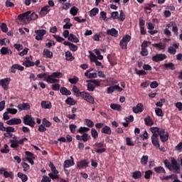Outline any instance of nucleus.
Wrapping results in <instances>:
<instances>
[{
    "label": "nucleus",
    "instance_id": "obj_22",
    "mask_svg": "<svg viewBox=\"0 0 182 182\" xmlns=\"http://www.w3.org/2000/svg\"><path fill=\"white\" fill-rule=\"evenodd\" d=\"M43 56H45V58H48L50 59H52V58H53V53H52V51H50L48 49H44L43 50Z\"/></svg>",
    "mask_w": 182,
    "mask_h": 182
},
{
    "label": "nucleus",
    "instance_id": "obj_14",
    "mask_svg": "<svg viewBox=\"0 0 182 182\" xmlns=\"http://www.w3.org/2000/svg\"><path fill=\"white\" fill-rule=\"evenodd\" d=\"M171 163L173 170L176 171V173H178V171H180V165L178 164L177 161L174 158H172Z\"/></svg>",
    "mask_w": 182,
    "mask_h": 182
},
{
    "label": "nucleus",
    "instance_id": "obj_44",
    "mask_svg": "<svg viewBox=\"0 0 182 182\" xmlns=\"http://www.w3.org/2000/svg\"><path fill=\"white\" fill-rule=\"evenodd\" d=\"M132 177L135 180H137V178H140V177H141V172H140V171L134 172L133 175H132Z\"/></svg>",
    "mask_w": 182,
    "mask_h": 182
},
{
    "label": "nucleus",
    "instance_id": "obj_32",
    "mask_svg": "<svg viewBox=\"0 0 182 182\" xmlns=\"http://www.w3.org/2000/svg\"><path fill=\"white\" fill-rule=\"evenodd\" d=\"M60 92V93H62V95H65L66 96H70V95H71L70 91L66 87H61Z\"/></svg>",
    "mask_w": 182,
    "mask_h": 182
},
{
    "label": "nucleus",
    "instance_id": "obj_15",
    "mask_svg": "<svg viewBox=\"0 0 182 182\" xmlns=\"http://www.w3.org/2000/svg\"><path fill=\"white\" fill-rule=\"evenodd\" d=\"M88 164H89V163H87V161H86V160H82V161L77 162V167L80 170H82L83 168H86V167H87Z\"/></svg>",
    "mask_w": 182,
    "mask_h": 182
},
{
    "label": "nucleus",
    "instance_id": "obj_8",
    "mask_svg": "<svg viewBox=\"0 0 182 182\" xmlns=\"http://www.w3.org/2000/svg\"><path fill=\"white\" fill-rule=\"evenodd\" d=\"M9 83H11V78L9 77L0 80V86H1L4 90L9 89Z\"/></svg>",
    "mask_w": 182,
    "mask_h": 182
},
{
    "label": "nucleus",
    "instance_id": "obj_29",
    "mask_svg": "<svg viewBox=\"0 0 182 182\" xmlns=\"http://www.w3.org/2000/svg\"><path fill=\"white\" fill-rule=\"evenodd\" d=\"M152 46H154V48H157V49H161V50L166 48V44L163 43H154L152 44Z\"/></svg>",
    "mask_w": 182,
    "mask_h": 182
},
{
    "label": "nucleus",
    "instance_id": "obj_7",
    "mask_svg": "<svg viewBox=\"0 0 182 182\" xmlns=\"http://www.w3.org/2000/svg\"><path fill=\"white\" fill-rule=\"evenodd\" d=\"M130 39H132V37L129 35H125L123 36L119 43V45L122 49H127V43L130 42Z\"/></svg>",
    "mask_w": 182,
    "mask_h": 182
},
{
    "label": "nucleus",
    "instance_id": "obj_46",
    "mask_svg": "<svg viewBox=\"0 0 182 182\" xmlns=\"http://www.w3.org/2000/svg\"><path fill=\"white\" fill-rule=\"evenodd\" d=\"M168 52L171 55H176L177 50L174 47L170 46L168 49Z\"/></svg>",
    "mask_w": 182,
    "mask_h": 182
},
{
    "label": "nucleus",
    "instance_id": "obj_50",
    "mask_svg": "<svg viewBox=\"0 0 182 182\" xmlns=\"http://www.w3.org/2000/svg\"><path fill=\"white\" fill-rule=\"evenodd\" d=\"M85 123L88 127H93V126H95V123L92 122V121L89 119H85Z\"/></svg>",
    "mask_w": 182,
    "mask_h": 182
},
{
    "label": "nucleus",
    "instance_id": "obj_11",
    "mask_svg": "<svg viewBox=\"0 0 182 182\" xmlns=\"http://www.w3.org/2000/svg\"><path fill=\"white\" fill-rule=\"evenodd\" d=\"M143 110H144V106L141 103L137 104L136 107L132 108V112L136 114L141 113Z\"/></svg>",
    "mask_w": 182,
    "mask_h": 182
},
{
    "label": "nucleus",
    "instance_id": "obj_34",
    "mask_svg": "<svg viewBox=\"0 0 182 182\" xmlns=\"http://www.w3.org/2000/svg\"><path fill=\"white\" fill-rule=\"evenodd\" d=\"M149 162V156H143L141 159V164L146 166Z\"/></svg>",
    "mask_w": 182,
    "mask_h": 182
},
{
    "label": "nucleus",
    "instance_id": "obj_10",
    "mask_svg": "<svg viewBox=\"0 0 182 182\" xmlns=\"http://www.w3.org/2000/svg\"><path fill=\"white\" fill-rule=\"evenodd\" d=\"M35 33L37 35L36 36V41H42V39H43V36L46 35V31L44 29L37 30L35 31Z\"/></svg>",
    "mask_w": 182,
    "mask_h": 182
},
{
    "label": "nucleus",
    "instance_id": "obj_31",
    "mask_svg": "<svg viewBox=\"0 0 182 182\" xmlns=\"http://www.w3.org/2000/svg\"><path fill=\"white\" fill-rule=\"evenodd\" d=\"M102 133H104L105 134H112V129L109 126H105L102 129Z\"/></svg>",
    "mask_w": 182,
    "mask_h": 182
},
{
    "label": "nucleus",
    "instance_id": "obj_25",
    "mask_svg": "<svg viewBox=\"0 0 182 182\" xmlns=\"http://www.w3.org/2000/svg\"><path fill=\"white\" fill-rule=\"evenodd\" d=\"M144 122L146 126H153L154 124V121L151 119V117H150V116L144 118Z\"/></svg>",
    "mask_w": 182,
    "mask_h": 182
},
{
    "label": "nucleus",
    "instance_id": "obj_55",
    "mask_svg": "<svg viewBox=\"0 0 182 182\" xmlns=\"http://www.w3.org/2000/svg\"><path fill=\"white\" fill-rule=\"evenodd\" d=\"M150 45H151V43H150V41H144L142 44H141V48L146 49L147 48V46H150Z\"/></svg>",
    "mask_w": 182,
    "mask_h": 182
},
{
    "label": "nucleus",
    "instance_id": "obj_47",
    "mask_svg": "<svg viewBox=\"0 0 182 182\" xmlns=\"http://www.w3.org/2000/svg\"><path fill=\"white\" fill-rule=\"evenodd\" d=\"M6 110L10 114H16L18 113V109L15 108H7Z\"/></svg>",
    "mask_w": 182,
    "mask_h": 182
},
{
    "label": "nucleus",
    "instance_id": "obj_30",
    "mask_svg": "<svg viewBox=\"0 0 182 182\" xmlns=\"http://www.w3.org/2000/svg\"><path fill=\"white\" fill-rule=\"evenodd\" d=\"M65 103L70 106H75L76 104V100H75L73 98L68 97L66 99Z\"/></svg>",
    "mask_w": 182,
    "mask_h": 182
},
{
    "label": "nucleus",
    "instance_id": "obj_5",
    "mask_svg": "<svg viewBox=\"0 0 182 182\" xmlns=\"http://www.w3.org/2000/svg\"><path fill=\"white\" fill-rule=\"evenodd\" d=\"M81 97L85 100V102H87L88 103H90V105H95V98L92 97L89 93L83 91L80 93Z\"/></svg>",
    "mask_w": 182,
    "mask_h": 182
},
{
    "label": "nucleus",
    "instance_id": "obj_38",
    "mask_svg": "<svg viewBox=\"0 0 182 182\" xmlns=\"http://www.w3.org/2000/svg\"><path fill=\"white\" fill-rule=\"evenodd\" d=\"M91 136L94 139H97V137H99V133H97V131L96 130V129L92 128L91 129Z\"/></svg>",
    "mask_w": 182,
    "mask_h": 182
},
{
    "label": "nucleus",
    "instance_id": "obj_35",
    "mask_svg": "<svg viewBox=\"0 0 182 182\" xmlns=\"http://www.w3.org/2000/svg\"><path fill=\"white\" fill-rule=\"evenodd\" d=\"M78 11H79V9H77V7L73 6L70 9V13L71 15H73V16H76V15H77Z\"/></svg>",
    "mask_w": 182,
    "mask_h": 182
},
{
    "label": "nucleus",
    "instance_id": "obj_2",
    "mask_svg": "<svg viewBox=\"0 0 182 182\" xmlns=\"http://www.w3.org/2000/svg\"><path fill=\"white\" fill-rule=\"evenodd\" d=\"M154 130H156V134L160 136V139L163 143H166L168 140V133L166 132V129L163 128H159L157 127H152Z\"/></svg>",
    "mask_w": 182,
    "mask_h": 182
},
{
    "label": "nucleus",
    "instance_id": "obj_54",
    "mask_svg": "<svg viewBox=\"0 0 182 182\" xmlns=\"http://www.w3.org/2000/svg\"><path fill=\"white\" fill-rule=\"evenodd\" d=\"M155 113H156V116L162 117L164 115L163 109H161L160 108H155Z\"/></svg>",
    "mask_w": 182,
    "mask_h": 182
},
{
    "label": "nucleus",
    "instance_id": "obj_6",
    "mask_svg": "<svg viewBox=\"0 0 182 182\" xmlns=\"http://www.w3.org/2000/svg\"><path fill=\"white\" fill-rule=\"evenodd\" d=\"M23 122L24 124H26L27 126H31V127H33L36 124V122H35V119H33V117H31V115H26L23 117Z\"/></svg>",
    "mask_w": 182,
    "mask_h": 182
},
{
    "label": "nucleus",
    "instance_id": "obj_28",
    "mask_svg": "<svg viewBox=\"0 0 182 182\" xmlns=\"http://www.w3.org/2000/svg\"><path fill=\"white\" fill-rule=\"evenodd\" d=\"M1 55H11L12 51L6 47H3L1 49Z\"/></svg>",
    "mask_w": 182,
    "mask_h": 182
},
{
    "label": "nucleus",
    "instance_id": "obj_16",
    "mask_svg": "<svg viewBox=\"0 0 182 182\" xmlns=\"http://www.w3.org/2000/svg\"><path fill=\"white\" fill-rule=\"evenodd\" d=\"M107 35L114 36V38H117V36H119V31L116 30V28L108 29L107 31Z\"/></svg>",
    "mask_w": 182,
    "mask_h": 182
},
{
    "label": "nucleus",
    "instance_id": "obj_17",
    "mask_svg": "<svg viewBox=\"0 0 182 182\" xmlns=\"http://www.w3.org/2000/svg\"><path fill=\"white\" fill-rule=\"evenodd\" d=\"M50 11V6H46L41 9L40 11V15L41 16H46V15H48V14H49Z\"/></svg>",
    "mask_w": 182,
    "mask_h": 182
},
{
    "label": "nucleus",
    "instance_id": "obj_1",
    "mask_svg": "<svg viewBox=\"0 0 182 182\" xmlns=\"http://www.w3.org/2000/svg\"><path fill=\"white\" fill-rule=\"evenodd\" d=\"M60 76H62V73L60 72H55L51 75H47V77H46V82H47V83H59V79H60Z\"/></svg>",
    "mask_w": 182,
    "mask_h": 182
},
{
    "label": "nucleus",
    "instance_id": "obj_18",
    "mask_svg": "<svg viewBox=\"0 0 182 182\" xmlns=\"http://www.w3.org/2000/svg\"><path fill=\"white\" fill-rule=\"evenodd\" d=\"M17 107L20 112H22V110H29V109H31V106L25 102L19 104Z\"/></svg>",
    "mask_w": 182,
    "mask_h": 182
},
{
    "label": "nucleus",
    "instance_id": "obj_27",
    "mask_svg": "<svg viewBox=\"0 0 182 182\" xmlns=\"http://www.w3.org/2000/svg\"><path fill=\"white\" fill-rule=\"evenodd\" d=\"M65 59H66V60L72 62V60H75V57H73V55H72V53H70V51H66L65 52Z\"/></svg>",
    "mask_w": 182,
    "mask_h": 182
},
{
    "label": "nucleus",
    "instance_id": "obj_21",
    "mask_svg": "<svg viewBox=\"0 0 182 182\" xmlns=\"http://www.w3.org/2000/svg\"><path fill=\"white\" fill-rule=\"evenodd\" d=\"M174 25H176V23L171 21L168 25V27L170 28V26H173V28H172L173 32L175 33V35H178V27Z\"/></svg>",
    "mask_w": 182,
    "mask_h": 182
},
{
    "label": "nucleus",
    "instance_id": "obj_56",
    "mask_svg": "<svg viewBox=\"0 0 182 182\" xmlns=\"http://www.w3.org/2000/svg\"><path fill=\"white\" fill-rule=\"evenodd\" d=\"M36 19H38V14L35 12L30 13V21H35Z\"/></svg>",
    "mask_w": 182,
    "mask_h": 182
},
{
    "label": "nucleus",
    "instance_id": "obj_20",
    "mask_svg": "<svg viewBox=\"0 0 182 182\" xmlns=\"http://www.w3.org/2000/svg\"><path fill=\"white\" fill-rule=\"evenodd\" d=\"M9 141L11 143L10 147H11V149H18V147H19L18 139H10Z\"/></svg>",
    "mask_w": 182,
    "mask_h": 182
},
{
    "label": "nucleus",
    "instance_id": "obj_64",
    "mask_svg": "<svg viewBox=\"0 0 182 182\" xmlns=\"http://www.w3.org/2000/svg\"><path fill=\"white\" fill-rule=\"evenodd\" d=\"M51 180L50 178H49V177H48L47 176H44L43 177V179L41 180V182H50Z\"/></svg>",
    "mask_w": 182,
    "mask_h": 182
},
{
    "label": "nucleus",
    "instance_id": "obj_51",
    "mask_svg": "<svg viewBox=\"0 0 182 182\" xmlns=\"http://www.w3.org/2000/svg\"><path fill=\"white\" fill-rule=\"evenodd\" d=\"M70 83H72V85H76L77 82H79V78L77 77H74L73 78L69 79Z\"/></svg>",
    "mask_w": 182,
    "mask_h": 182
},
{
    "label": "nucleus",
    "instance_id": "obj_9",
    "mask_svg": "<svg viewBox=\"0 0 182 182\" xmlns=\"http://www.w3.org/2000/svg\"><path fill=\"white\" fill-rule=\"evenodd\" d=\"M165 59H167V55L164 53L156 54L154 57H152V60L154 62H160L161 60H165Z\"/></svg>",
    "mask_w": 182,
    "mask_h": 182
},
{
    "label": "nucleus",
    "instance_id": "obj_63",
    "mask_svg": "<svg viewBox=\"0 0 182 182\" xmlns=\"http://www.w3.org/2000/svg\"><path fill=\"white\" fill-rule=\"evenodd\" d=\"M176 107H177L178 110L179 112H181L182 110V102H178L175 104Z\"/></svg>",
    "mask_w": 182,
    "mask_h": 182
},
{
    "label": "nucleus",
    "instance_id": "obj_57",
    "mask_svg": "<svg viewBox=\"0 0 182 182\" xmlns=\"http://www.w3.org/2000/svg\"><path fill=\"white\" fill-rule=\"evenodd\" d=\"M21 166L23 168V171H28V170H29V168H30L29 164H28L25 162L21 163Z\"/></svg>",
    "mask_w": 182,
    "mask_h": 182
},
{
    "label": "nucleus",
    "instance_id": "obj_45",
    "mask_svg": "<svg viewBox=\"0 0 182 182\" xmlns=\"http://www.w3.org/2000/svg\"><path fill=\"white\" fill-rule=\"evenodd\" d=\"M89 59H90V62H95L97 60V57L95 56L93 53L90 52Z\"/></svg>",
    "mask_w": 182,
    "mask_h": 182
},
{
    "label": "nucleus",
    "instance_id": "obj_53",
    "mask_svg": "<svg viewBox=\"0 0 182 182\" xmlns=\"http://www.w3.org/2000/svg\"><path fill=\"white\" fill-rule=\"evenodd\" d=\"M4 176L5 177V178H8V177H11V178H14V173H9L6 171H4Z\"/></svg>",
    "mask_w": 182,
    "mask_h": 182
},
{
    "label": "nucleus",
    "instance_id": "obj_61",
    "mask_svg": "<svg viewBox=\"0 0 182 182\" xmlns=\"http://www.w3.org/2000/svg\"><path fill=\"white\" fill-rule=\"evenodd\" d=\"M52 89H53V90H55V91L60 90V85L55 82V84L52 85Z\"/></svg>",
    "mask_w": 182,
    "mask_h": 182
},
{
    "label": "nucleus",
    "instance_id": "obj_42",
    "mask_svg": "<svg viewBox=\"0 0 182 182\" xmlns=\"http://www.w3.org/2000/svg\"><path fill=\"white\" fill-rule=\"evenodd\" d=\"M164 68H166V69H170L171 70H174V64L173 63H168L166 64H164Z\"/></svg>",
    "mask_w": 182,
    "mask_h": 182
},
{
    "label": "nucleus",
    "instance_id": "obj_62",
    "mask_svg": "<svg viewBox=\"0 0 182 182\" xmlns=\"http://www.w3.org/2000/svg\"><path fill=\"white\" fill-rule=\"evenodd\" d=\"M38 132H41V133H43V132H46V127L43 125L42 124L38 127Z\"/></svg>",
    "mask_w": 182,
    "mask_h": 182
},
{
    "label": "nucleus",
    "instance_id": "obj_49",
    "mask_svg": "<svg viewBox=\"0 0 182 182\" xmlns=\"http://www.w3.org/2000/svg\"><path fill=\"white\" fill-rule=\"evenodd\" d=\"M69 49L70 50H72V52H76V50H77V49H78V47H77V46H76V45H75V44L71 43L70 44Z\"/></svg>",
    "mask_w": 182,
    "mask_h": 182
},
{
    "label": "nucleus",
    "instance_id": "obj_39",
    "mask_svg": "<svg viewBox=\"0 0 182 182\" xmlns=\"http://www.w3.org/2000/svg\"><path fill=\"white\" fill-rule=\"evenodd\" d=\"M23 65L26 66V68H29L30 66H35V63L31 60H26L23 63Z\"/></svg>",
    "mask_w": 182,
    "mask_h": 182
},
{
    "label": "nucleus",
    "instance_id": "obj_33",
    "mask_svg": "<svg viewBox=\"0 0 182 182\" xmlns=\"http://www.w3.org/2000/svg\"><path fill=\"white\" fill-rule=\"evenodd\" d=\"M42 124L45 127H50V126H52V122H49L46 118H43L42 119Z\"/></svg>",
    "mask_w": 182,
    "mask_h": 182
},
{
    "label": "nucleus",
    "instance_id": "obj_23",
    "mask_svg": "<svg viewBox=\"0 0 182 182\" xmlns=\"http://www.w3.org/2000/svg\"><path fill=\"white\" fill-rule=\"evenodd\" d=\"M68 39V41H70V42H74V43H77L79 42V38H77L73 33H70Z\"/></svg>",
    "mask_w": 182,
    "mask_h": 182
},
{
    "label": "nucleus",
    "instance_id": "obj_43",
    "mask_svg": "<svg viewBox=\"0 0 182 182\" xmlns=\"http://www.w3.org/2000/svg\"><path fill=\"white\" fill-rule=\"evenodd\" d=\"M73 90L74 93L75 94V96H77V97L80 96V94L82 93V92H80V90H79V88H77L76 87V85H74L73 87Z\"/></svg>",
    "mask_w": 182,
    "mask_h": 182
},
{
    "label": "nucleus",
    "instance_id": "obj_26",
    "mask_svg": "<svg viewBox=\"0 0 182 182\" xmlns=\"http://www.w3.org/2000/svg\"><path fill=\"white\" fill-rule=\"evenodd\" d=\"M17 176L18 178H21L22 182L28 181V176H26V174H23L22 172H18Z\"/></svg>",
    "mask_w": 182,
    "mask_h": 182
},
{
    "label": "nucleus",
    "instance_id": "obj_24",
    "mask_svg": "<svg viewBox=\"0 0 182 182\" xmlns=\"http://www.w3.org/2000/svg\"><path fill=\"white\" fill-rule=\"evenodd\" d=\"M99 14V9L98 8H93L91 11H89L88 15L91 18H93V16H96Z\"/></svg>",
    "mask_w": 182,
    "mask_h": 182
},
{
    "label": "nucleus",
    "instance_id": "obj_40",
    "mask_svg": "<svg viewBox=\"0 0 182 182\" xmlns=\"http://www.w3.org/2000/svg\"><path fill=\"white\" fill-rule=\"evenodd\" d=\"M89 130H90V129L89 127H80L77 132L78 133H86V132H89Z\"/></svg>",
    "mask_w": 182,
    "mask_h": 182
},
{
    "label": "nucleus",
    "instance_id": "obj_58",
    "mask_svg": "<svg viewBox=\"0 0 182 182\" xmlns=\"http://www.w3.org/2000/svg\"><path fill=\"white\" fill-rule=\"evenodd\" d=\"M151 174H153V171H151V170H148V171H145L144 178L146 180H149V178H150V176H151Z\"/></svg>",
    "mask_w": 182,
    "mask_h": 182
},
{
    "label": "nucleus",
    "instance_id": "obj_12",
    "mask_svg": "<svg viewBox=\"0 0 182 182\" xmlns=\"http://www.w3.org/2000/svg\"><path fill=\"white\" fill-rule=\"evenodd\" d=\"M9 126H14L15 124H21L22 119L19 118H12L6 122Z\"/></svg>",
    "mask_w": 182,
    "mask_h": 182
},
{
    "label": "nucleus",
    "instance_id": "obj_52",
    "mask_svg": "<svg viewBox=\"0 0 182 182\" xmlns=\"http://www.w3.org/2000/svg\"><path fill=\"white\" fill-rule=\"evenodd\" d=\"M25 154L27 156H26V159H35V155L31 151H26Z\"/></svg>",
    "mask_w": 182,
    "mask_h": 182
},
{
    "label": "nucleus",
    "instance_id": "obj_37",
    "mask_svg": "<svg viewBox=\"0 0 182 182\" xmlns=\"http://www.w3.org/2000/svg\"><path fill=\"white\" fill-rule=\"evenodd\" d=\"M110 107L112 109V110L119 111L122 109V106L118 104H111Z\"/></svg>",
    "mask_w": 182,
    "mask_h": 182
},
{
    "label": "nucleus",
    "instance_id": "obj_3",
    "mask_svg": "<svg viewBox=\"0 0 182 182\" xmlns=\"http://www.w3.org/2000/svg\"><path fill=\"white\" fill-rule=\"evenodd\" d=\"M150 131L153 134L151 138L152 144H154L155 147L159 148L160 143L159 142V134H157L156 129H154L153 127H151Z\"/></svg>",
    "mask_w": 182,
    "mask_h": 182
},
{
    "label": "nucleus",
    "instance_id": "obj_41",
    "mask_svg": "<svg viewBox=\"0 0 182 182\" xmlns=\"http://www.w3.org/2000/svg\"><path fill=\"white\" fill-rule=\"evenodd\" d=\"M154 170H155L156 173H163L164 174H165V173H166V170L162 166L156 167V168H154Z\"/></svg>",
    "mask_w": 182,
    "mask_h": 182
},
{
    "label": "nucleus",
    "instance_id": "obj_48",
    "mask_svg": "<svg viewBox=\"0 0 182 182\" xmlns=\"http://www.w3.org/2000/svg\"><path fill=\"white\" fill-rule=\"evenodd\" d=\"M90 139V136H89V134L86 133H84L81 137V140H82V141H85V142L87 141V140H89Z\"/></svg>",
    "mask_w": 182,
    "mask_h": 182
},
{
    "label": "nucleus",
    "instance_id": "obj_4",
    "mask_svg": "<svg viewBox=\"0 0 182 182\" xmlns=\"http://www.w3.org/2000/svg\"><path fill=\"white\" fill-rule=\"evenodd\" d=\"M18 19L23 23H29L31 21V11L18 15Z\"/></svg>",
    "mask_w": 182,
    "mask_h": 182
},
{
    "label": "nucleus",
    "instance_id": "obj_60",
    "mask_svg": "<svg viewBox=\"0 0 182 182\" xmlns=\"http://www.w3.org/2000/svg\"><path fill=\"white\" fill-rule=\"evenodd\" d=\"M87 90H89V92H93V90H95V85L92 84L91 82H88Z\"/></svg>",
    "mask_w": 182,
    "mask_h": 182
},
{
    "label": "nucleus",
    "instance_id": "obj_19",
    "mask_svg": "<svg viewBox=\"0 0 182 182\" xmlns=\"http://www.w3.org/2000/svg\"><path fill=\"white\" fill-rule=\"evenodd\" d=\"M41 107L42 109H52V103L49 101H42Z\"/></svg>",
    "mask_w": 182,
    "mask_h": 182
},
{
    "label": "nucleus",
    "instance_id": "obj_59",
    "mask_svg": "<svg viewBox=\"0 0 182 182\" xmlns=\"http://www.w3.org/2000/svg\"><path fill=\"white\" fill-rule=\"evenodd\" d=\"M118 21L123 22L124 21V13L123 11H120L119 16H118Z\"/></svg>",
    "mask_w": 182,
    "mask_h": 182
},
{
    "label": "nucleus",
    "instance_id": "obj_13",
    "mask_svg": "<svg viewBox=\"0 0 182 182\" xmlns=\"http://www.w3.org/2000/svg\"><path fill=\"white\" fill-rule=\"evenodd\" d=\"M63 166L64 168H69V167L75 166V160L73 159V156H70V159L65 161Z\"/></svg>",
    "mask_w": 182,
    "mask_h": 182
},
{
    "label": "nucleus",
    "instance_id": "obj_36",
    "mask_svg": "<svg viewBox=\"0 0 182 182\" xmlns=\"http://www.w3.org/2000/svg\"><path fill=\"white\" fill-rule=\"evenodd\" d=\"M49 167H50L51 171L53 172V174H58L59 173V171H58V170H56V167L55 166V165H53V163L50 162Z\"/></svg>",
    "mask_w": 182,
    "mask_h": 182
}]
</instances>
